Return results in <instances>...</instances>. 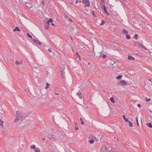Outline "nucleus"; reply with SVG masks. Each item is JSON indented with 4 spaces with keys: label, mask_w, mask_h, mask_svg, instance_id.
<instances>
[{
    "label": "nucleus",
    "mask_w": 152,
    "mask_h": 152,
    "mask_svg": "<svg viewBox=\"0 0 152 152\" xmlns=\"http://www.w3.org/2000/svg\"><path fill=\"white\" fill-rule=\"evenodd\" d=\"M3 121L0 119V125L1 126L2 128H3L4 127V125H3Z\"/></svg>",
    "instance_id": "20"
},
{
    "label": "nucleus",
    "mask_w": 152,
    "mask_h": 152,
    "mask_svg": "<svg viewBox=\"0 0 152 152\" xmlns=\"http://www.w3.org/2000/svg\"><path fill=\"white\" fill-rule=\"evenodd\" d=\"M106 13L107 14V15H109V13H108V12H107V13Z\"/></svg>",
    "instance_id": "55"
},
{
    "label": "nucleus",
    "mask_w": 152,
    "mask_h": 152,
    "mask_svg": "<svg viewBox=\"0 0 152 152\" xmlns=\"http://www.w3.org/2000/svg\"><path fill=\"white\" fill-rule=\"evenodd\" d=\"M42 139L43 140H45V138H43Z\"/></svg>",
    "instance_id": "54"
},
{
    "label": "nucleus",
    "mask_w": 152,
    "mask_h": 152,
    "mask_svg": "<svg viewBox=\"0 0 152 152\" xmlns=\"http://www.w3.org/2000/svg\"><path fill=\"white\" fill-rule=\"evenodd\" d=\"M90 64V62H88V64Z\"/></svg>",
    "instance_id": "57"
},
{
    "label": "nucleus",
    "mask_w": 152,
    "mask_h": 152,
    "mask_svg": "<svg viewBox=\"0 0 152 152\" xmlns=\"http://www.w3.org/2000/svg\"><path fill=\"white\" fill-rule=\"evenodd\" d=\"M32 40L35 43H36L37 44H39V45H41V43L40 42H39V40H37V39H34V38L32 39Z\"/></svg>",
    "instance_id": "10"
},
{
    "label": "nucleus",
    "mask_w": 152,
    "mask_h": 152,
    "mask_svg": "<svg viewBox=\"0 0 152 152\" xmlns=\"http://www.w3.org/2000/svg\"><path fill=\"white\" fill-rule=\"evenodd\" d=\"M137 106L138 107L140 108L141 107V105L140 104H138Z\"/></svg>",
    "instance_id": "48"
},
{
    "label": "nucleus",
    "mask_w": 152,
    "mask_h": 152,
    "mask_svg": "<svg viewBox=\"0 0 152 152\" xmlns=\"http://www.w3.org/2000/svg\"><path fill=\"white\" fill-rule=\"evenodd\" d=\"M77 94L78 96L80 99H82V94L80 91H78L77 93Z\"/></svg>",
    "instance_id": "13"
},
{
    "label": "nucleus",
    "mask_w": 152,
    "mask_h": 152,
    "mask_svg": "<svg viewBox=\"0 0 152 152\" xmlns=\"http://www.w3.org/2000/svg\"><path fill=\"white\" fill-rule=\"evenodd\" d=\"M122 32H123L125 34H126L128 33V31L124 29H122Z\"/></svg>",
    "instance_id": "24"
},
{
    "label": "nucleus",
    "mask_w": 152,
    "mask_h": 152,
    "mask_svg": "<svg viewBox=\"0 0 152 152\" xmlns=\"http://www.w3.org/2000/svg\"><path fill=\"white\" fill-rule=\"evenodd\" d=\"M13 31H20V29L18 27H16L13 30Z\"/></svg>",
    "instance_id": "12"
},
{
    "label": "nucleus",
    "mask_w": 152,
    "mask_h": 152,
    "mask_svg": "<svg viewBox=\"0 0 152 152\" xmlns=\"http://www.w3.org/2000/svg\"><path fill=\"white\" fill-rule=\"evenodd\" d=\"M105 23V21L104 20H102V22L101 23V25H103Z\"/></svg>",
    "instance_id": "39"
},
{
    "label": "nucleus",
    "mask_w": 152,
    "mask_h": 152,
    "mask_svg": "<svg viewBox=\"0 0 152 152\" xmlns=\"http://www.w3.org/2000/svg\"><path fill=\"white\" fill-rule=\"evenodd\" d=\"M89 138L94 139L96 138V137L93 135H91L89 136Z\"/></svg>",
    "instance_id": "23"
},
{
    "label": "nucleus",
    "mask_w": 152,
    "mask_h": 152,
    "mask_svg": "<svg viewBox=\"0 0 152 152\" xmlns=\"http://www.w3.org/2000/svg\"><path fill=\"white\" fill-rule=\"evenodd\" d=\"M75 129L76 130H78V129H79L78 127H77V126H76V125H77V123H75Z\"/></svg>",
    "instance_id": "40"
},
{
    "label": "nucleus",
    "mask_w": 152,
    "mask_h": 152,
    "mask_svg": "<svg viewBox=\"0 0 152 152\" xmlns=\"http://www.w3.org/2000/svg\"><path fill=\"white\" fill-rule=\"evenodd\" d=\"M102 55H103V54L102 53V52H101V54H100V56L99 57V58H101L102 57Z\"/></svg>",
    "instance_id": "46"
},
{
    "label": "nucleus",
    "mask_w": 152,
    "mask_h": 152,
    "mask_svg": "<svg viewBox=\"0 0 152 152\" xmlns=\"http://www.w3.org/2000/svg\"><path fill=\"white\" fill-rule=\"evenodd\" d=\"M129 123V126L131 127L133 126V124L130 121H128Z\"/></svg>",
    "instance_id": "28"
},
{
    "label": "nucleus",
    "mask_w": 152,
    "mask_h": 152,
    "mask_svg": "<svg viewBox=\"0 0 152 152\" xmlns=\"http://www.w3.org/2000/svg\"><path fill=\"white\" fill-rule=\"evenodd\" d=\"M94 55L96 57L99 58V57L100 56V54H101V52L97 51L95 53V52L94 51Z\"/></svg>",
    "instance_id": "9"
},
{
    "label": "nucleus",
    "mask_w": 152,
    "mask_h": 152,
    "mask_svg": "<svg viewBox=\"0 0 152 152\" xmlns=\"http://www.w3.org/2000/svg\"><path fill=\"white\" fill-rule=\"evenodd\" d=\"M82 2L83 3L85 4L84 7H88L90 6V2L88 0H82Z\"/></svg>",
    "instance_id": "4"
},
{
    "label": "nucleus",
    "mask_w": 152,
    "mask_h": 152,
    "mask_svg": "<svg viewBox=\"0 0 152 152\" xmlns=\"http://www.w3.org/2000/svg\"><path fill=\"white\" fill-rule=\"evenodd\" d=\"M89 142L90 143L92 144L94 143V139H91L89 140Z\"/></svg>",
    "instance_id": "31"
},
{
    "label": "nucleus",
    "mask_w": 152,
    "mask_h": 152,
    "mask_svg": "<svg viewBox=\"0 0 152 152\" xmlns=\"http://www.w3.org/2000/svg\"><path fill=\"white\" fill-rule=\"evenodd\" d=\"M48 137L51 140H53V141H55L57 139L56 138V137L50 134L48 135Z\"/></svg>",
    "instance_id": "6"
},
{
    "label": "nucleus",
    "mask_w": 152,
    "mask_h": 152,
    "mask_svg": "<svg viewBox=\"0 0 152 152\" xmlns=\"http://www.w3.org/2000/svg\"><path fill=\"white\" fill-rule=\"evenodd\" d=\"M151 80H151V79H149V81H151Z\"/></svg>",
    "instance_id": "56"
},
{
    "label": "nucleus",
    "mask_w": 152,
    "mask_h": 152,
    "mask_svg": "<svg viewBox=\"0 0 152 152\" xmlns=\"http://www.w3.org/2000/svg\"><path fill=\"white\" fill-rule=\"evenodd\" d=\"M76 54L77 56L78 57L79 60H80V56L79 55L78 53L77 52H76Z\"/></svg>",
    "instance_id": "35"
},
{
    "label": "nucleus",
    "mask_w": 152,
    "mask_h": 152,
    "mask_svg": "<svg viewBox=\"0 0 152 152\" xmlns=\"http://www.w3.org/2000/svg\"><path fill=\"white\" fill-rule=\"evenodd\" d=\"M1 140V139H0V140Z\"/></svg>",
    "instance_id": "59"
},
{
    "label": "nucleus",
    "mask_w": 152,
    "mask_h": 152,
    "mask_svg": "<svg viewBox=\"0 0 152 152\" xmlns=\"http://www.w3.org/2000/svg\"><path fill=\"white\" fill-rule=\"evenodd\" d=\"M117 84L118 85H121L122 86H125L127 84V83L124 80H121L119 82H118Z\"/></svg>",
    "instance_id": "5"
},
{
    "label": "nucleus",
    "mask_w": 152,
    "mask_h": 152,
    "mask_svg": "<svg viewBox=\"0 0 152 152\" xmlns=\"http://www.w3.org/2000/svg\"><path fill=\"white\" fill-rule=\"evenodd\" d=\"M126 38L128 39H130L131 38L130 36L129 35L126 34Z\"/></svg>",
    "instance_id": "36"
},
{
    "label": "nucleus",
    "mask_w": 152,
    "mask_h": 152,
    "mask_svg": "<svg viewBox=\"0 0 152 152\" xmlns=\"http://www.w3.org/2000/svg\"><path fill=\"white\" fill-rule=\"evenodd\" d=\"M68 20L70 21H72V19L71 18H69Z\"/></svg>",
    "instance_id": "52"
},
{
    "label": "nucleus",
    "mask_w": 152,
    "mask_h": 152,
    "mask_svg": "<svg viewBox=\"0 0 152 152\" xmlns=\"http://www.w3.org/2000/svg\"><path fill=\"white\" fill-rule=\"evenodd\" d=\"M150 100H151V99L150 98H148V99H147V97L146 98V101L147 102H148V101H149Z\"/></svg>",
    "instance_id": "47"
},
{
    "label": "nucleus",
    "mask_w": 152,
    "mask_h": 152,
    "mask_svg": "<svg viewBox=\"0 0 152 152\" xmlns=\"http://www.w3.org/2000/svg\"><path fill=\"white\" fill-rule=\"evenodd\" d=\"M50 85L48 83H47L46 84V86L45 87V89H47L50 87Z\"/></svg>",
    "instance_id": "27"
},
{
    "label": "nucleus",
    "mask_w": 152,
    "mask_h": 152,
    "mask_svg": "<svg viewBox=\"0 0 152 152\" xmlns=\"http://www.w3.org/2000/svg\"><path fill=\"white\" fill-rule=\"evenodd\" d=\"M81 1L80 0H76L75 1V3H77L78 2L80 3L81 2Z\"/></svg>",
    "instance_id": "41"
},
{
    "label": "nucleus",
    "mask_w": 152,
    "mask_h": 152,
    "mask_svg": "<svg viewBox=\"0 0 152 152\" xmlns=\"http://www.w3.org/2000/svg\"><path fill=\"white\" fill-rule=\"evenodd\" d=\"M25 6L27 7L30 8L32 7V4L29 2H26L25 4Z\"/></svg>",
    "instance_id": "8"
},
{
    "label": "nucleus",
    "mask_w": 152,
    "mask_h": 152,
    "mask_svg": "<svg viewBox=\"0 0 152 152\" xmlns=\"http://www.w3.org/2000/svg\"><path fill=\"white\" fill-rule=\"evenodd\" d=\"M62 77V79L63 80L65 79V72L64 70H62L61 71Z\"/></svg>",
    "instance_id": "11"
},
{
    "label": "nucleus",
    "mask_w": 152,
    "mask_h": 152,
    "mask_svg": "<svg viewBox=\"0 0 152 152\" xmlns=\"http://www.w3.org/2000/svg\"><path fill=\"white\" fill-rule=\"evenodd\" d=\"M110 100L113 103H115V101L113 97H111L110 98Z\"/></svg>",
    "instance_id": "21"
},
{
    "label": "nucleus",
    "mask_w": 152,
    "mask_h": 152,
    "mask_svg": "<svg viewBox=\"0 0 152 152\" xmlns=\"http://www.w3.org/2000/svg\"><path fill=\"white\" fill-rule=\"evenodd\" d=\"M80 121L81 124L82 125H83L84 124V122L83 120V119L82 118H80Z\"/></svg>",
    "instance_id": "30"
},
{
    "label": "nucleus",
    "mask_w": 152,
    "mask_h": 152,
    "mask_svg": "<svg viewBox=\"0 0 152 152\" xmlns=\"http://www.w3.org/2000/svg\"><path fill=\"white\" fill-rule=\"evenodd\" d=\"M107 56V55L106 54H104L102 55V57L103 58H104Z\"/></svg>",
    "instance_id": "43"
},
{
    "label": "nucleus",
    "mask_w": 152,
    "mask_h": 152,
    "mask_svg": "<svg viewBox=\"0 0 152 152\" xmlns=\"http://www.w3.org/2000/svg\"><path fill=\"white\" fill-rule=\"evenodd\" d=\"M123 117L124 118V120L126 122H128V121H129V119L127 118H125V116L124 115H123Z\"/></svg>",
    "instance_id": "19"
},
{
    "label": "nucleus",
    "mask_w": 152,
    "mask_h": 152,
    "mask_svg": "<svg viewBox=\"0 0 152 152\" xmlns=\"http://www.w3.org/2000/svg\"><path fill=\"white\" fill-rule=\"evenodd\" d=\"M128 58L129 60H131L132 61L134 59V58L131 56H129L128 57Z\"/></svg>",
    "instance_id": "17"
},
{
    "label": "nucleus",
    "mask_w": 152,
    "mask_h": 152,
    "mask_svg": "<svg viewBox=\"0 0 152 152\" xmlns=\"http://www.w3.org/2000/svg\"><path fill=\"white\" fill-rule=\"evenodd\" d=\"M116 62L115 61H113V62H111L110 64H111V65L113 66V65L115 64H116Z\"/></svg>",
    "instance_id": "37"
},
{
    "label": "nucleus",
    "mask_w": 152,
    "mask_h": 152,
    "mask_svg": "<svg viewBox=\"0 0 152 152\" xmlns=\"http://www.w3.org/2000/svg\"><path fill=\"white\" fill-rule=\"evenodd\" d=\"M101 5L102 8L104 7V6L105 5V2L104 0H101Z\"/></svg>",
    "instance_id": "14"
},
{
    "label": "nucleus",
    "mask_w": 152,
    "mask_h": 152,
    "mask_svg": "<svg viewBox=\"0 0 152 152\" xmlns=\"http://www.w3.org/2000/svg\"><path fill=\"white\" fill-rule=\"evenodd\" d=\"M103 8L104 9V13H107V9H106L105 6H104V7H103Z\"/></svg>",
    "instance_id": "25"
},
{
    "label": "nucleus",
    "mask_w": 152,
    "mask_h": 152,
    "mask_svg": "<svg viewBox=\"0 0 152 152\" xmlns=\"http://www.w3.org/2000/svg\"><path fill=\"white\" fill-rule=\"evenodd\" d=\"M48 21L49 23H51L53 22V20L52 18H50L49 20Z\"/></svg>",
    "instance_id": "38"
},
{
    "label": "nucleus",
    "mask_w": 152,
    "mask_h": 152,
    "mask_svg": "<svg viewBox=\"0 0 152 152\" xmlns=\"http://www.w3.org/2000/svg\"><path fill=\"white\" fill-rule=\"evenodd\" d=\"M42 4L43 6H45L46 2L44 0H43L42 1Z\"/></svg>",
    "instance_id": "32"
},
{
    "label": "nucleus",
    "mask_w": 152,
    "mask_h": 152,
    "mask_svg": "<svg viewBox=\"0 0 152 152\" xmlns=\"http://www.w3.org/2000/svg\"><path fill=\"white\" fill-rule=\"evenodd\" d=\"M45 25L44 27H45V28L46 29H48L49 28L50 26V25H48V24H46V23H45Z\"/></svg>",
    "instance_id": "16"
},
{
    "label": "nucleus",
    "mask_w": 152,
    "mask_h": 152,
    "mask_svg": "<svg viewBox=\"0 0 152 152\" xmlns=\"http://www.w3.org/2000/svg\"><path fill=\"white\" fill-rule=\"evenodd\" d=\"M48 51L50 52H52L51 49L50 48L49 49Z\"/></svg>",
    "instance_id": "50"
},
{
    "label": "nucleus",
    "mask_w": 152,
    "mask_h": 152,
    "mask_svg": "<svg viewBox=\"0 0 152 152\" xmlns=\"http://www.w3.org/2000/svg\"><path fill=\"white\" fill-rule=\"evenodd\" d=\"M112 151V148L110 147L103 146L101 151L104 152H110Z\"/></svg>",
    "instance_id": "3"
},
{
    "label": "nucleus",
    "mask_w": 152,
    "mask_h": 152,
    "mask_svg": "<svg viewBox=\"0 0 152 152\" xmlns=\"http://www.w3.org/2000/svg\"><path fill=\"white\" fill-rule=\"evenodd\" d=\"M65 18H67V17H65Z\"/></svg>",
    "instance_id": "58"
},
{
    "label": "nucleus",
    "mask_w": 152,
    "mask_h": 152,
    "mask_svg": "<svg viewBox=\"0 0 152 152\" xmlns=\"http://www.w3.org/2000/svg\"><path fill=\"white\" fill-rule=\"evenodd\" d=\"M30 148L33 149H35V148H35V146L34 145H31L30 146Z\"/></svg>",
    "instance_id": "33"
},
{
    "label": "nucleus",
    "mask_w": 152,
    "mask_h": 152,
    "mask_svg": "<svg viewBox=\"0 0 152 152\" xmlns=\"http://www.w3.org/2000/svg\"><path fill=\"white\" fill-rule=\"evenodd\" d=\"M145 124L147 125L149 127L152 128V125L151 123H147Z\"/></svg>",
    "instance_id": "18"
},
{
    "label": "nucleus",
    "mask_w": 152,
    "mask_h": 152,
    "mask_svg": "<svg viewBox=\"0 0 152 152\" xmlns=\"http://www.w3.org/2000/svg\"><path fill=\"white\" fill-rule=\"evenodd\" d=\"M92 11V14H93V16H95V17H96V16L95 14L94 13V12L93 11Z\"/></svg>",
    "instance_id": "45"
},
{
    "label": "nucleus",
    "mask_w": 152,
    "mask_h": 152,
    "mask_svg": "<svg viewBox=\"0 0 152 152\" xmlns=\"http://www.w3.org/2000/svg\"><path fill=\"white\" fill-rule=\"evenodd\" d=\"M34 152H41L40 151L39 148H35V149L34 150Z\"/></svg>",
    "instance_id": "22"
},
{
    "label": "nucleus",
    "mask_w": 152,
    "mask_h": 152,
    "mask_svg": "<svg viewBox=\"0 0 152 152\" xmlns=\"http://www.w3.org/2000/svg\"><path fill=\"white\" fill-rule=\"evenodd\" d=\"M134 38H135V39H137L138 38V35L137 34H136L134 36Z\"/></svg>",
    "instance_id": "34"
},
{
    "label": "nucleus",
    "mask_w": 152,
    "mask_h": 152,
    "mask_svg": "<svg viewBox=\"0 0 152 152\" xmlns=\"http://www.w3.org/2000/svg\"><path fill=\"white\" fill-rule=\"evenodd\" d=\"M149 112L150 114H152V110H149Z\"/></svg>",
    "instance_id": "51"
},
{
    "label": "nucleus",
    "mask_w": 152,
    "mask_h": 152,
    "mask_svg": "<svg viewBox=\"0 0 152 152\" xmlns=\"http://www.w3.org/2000/svg\"><path fill=\"white\" fill-rule=\"evenodd\" d=\"M134 45H135L138 46L140 48H141L145 50L147 49V48L146 47H144L143 45H142L141 43H139V42H136L135 43Z\"/></svg>",
    "instance_id": "7"
},
{
    "label": "nucleus",
    "mask_w": 152,
    "mask_h": 152,
    "mask_svg": "<svg viewBox=\"0 0 152 152\" xmlns=\"http://www.w3.org/2000/svg\"><path fill=\"white\" fill-rule=\"evenodd\" d=\"M136 120L137 122V126H139V124L138 122V118L137 117L136 118Z\"/></svg>",
    "instance_id": "42"
},
{
    "label": "nucleus",
    "mask_w": 152,
    "mask_h": 152,
    "mask_svg": "<svg viewBox=\"0 0 152 152\" xmlns=\"http://www.w3.org/2000/svg\"><path fill=\"white\" fill-rule=\"evenodd\" d=\"M122 77V75H119L118 76H117L116 77V78L118 80H119Z\"/></svg>",
    "instance_id": "26"
},
{
    "label": "nucleus",
    "mask_w": 152,
    "mask_h": 152,
    "mask_svg": "<svg viewBox=\"0 0 152 152\" xmlns=\"http://www.w3.org/2000/svg\"><path fill=\"white\" fill-rule=\"evenodd\" d=\"M27 36H28V37L29 38H30L31 39H33V38H32V36L30 34H29L28 33H27Z\"/></svg>",
    "instance_id": "29"
},
{
    "label": "nucleus",
    "mask_w": 152,
    "mask_h": 152,
    "mask_svg": "<svg viewBox=\"0 0 152 152\" xmlns=\"http://www.w3.org/2000/svg\"><path fill=\"white\" fill-rule=\"evenodd\" d=\"M16 118L15 120V123L17 122L19 120L21 121L23 120L25 118L24 116L21 115V111L19 110H18L16 112Z\"/></svg>",
    "instance_id": "1"
},
{
    "label": "nucleus",
    "mask_w": 152,
    "mask_h": 152,
    "mask_svg": "<svg viewBox=\"0 0 152 152\" xmlns=\"http://www.w3.org/2000/svg\"><path fill=\"white\" fill-rule=\"evenodd\" d=\"M54 94H56V95H59V94L58 93H57V92H54Z\"/></svg>",
    "instance_id": "49"
},
{
    "label": "nucleus",
    "mask_w": 152,
    "mask_h": 152,
    "mask_svg": "<svg viewBox=\"0 0 152 152\" xmlns=\"http://www.w3.org/2000/svg\"><path fill=\"white\" fill-rule=\"evenodd\" d=\"M53 26H55V25L54 24V23H52L51 24Z\"/></svg>",
    "instance_id": "53"
},
{
    "label": "nucleus",
    "mask_w": 152,
    "mask_h": 152,
    "mask_svg": "<svg viewBox=\"0 0 152 152\" xmlns=\"http://www.w3.org/2000/svg\"><path fill=\"white\" fill-rule=\"evenodd\" d=\"M15 63L17 64H21L22 63V61L21 60L20 61H16Z\"/></svg>",
    "instance_id": "15"
},
{
    "label": "nucleus",
    "mask_w": 152,
    "mask_h": 152,
    "mask_svg": "<svg viewBox=\"0 0 152 152\" xmlns=\"http://www.w3.org/2000/svg\"><path fill=\"white\" fill-rule=\"evenodd\" d=\"M45 23L47 24L50 25V23L48 22V20L46 22H45Z\"/></svg>",
    "instance_id": "44"
},
{
    "label": "nucleus",
    "mask_w": 152,
    "mask_h": 152,
    "mask_svg": "<svg viewBox=\"0 0 152 152\" xmlns=\"http://www.w3.org/2000/svg\"><path fill=\"white\" fill-rule=\"evenodd\" d=\"M16 118L15 120V123L17 122L19 120L21 121L23 120L25 118L24 116L21 115V111L19 110H18L16 112Z\"/></svg>",
    "instance_id": "2"
}]
</instances>
